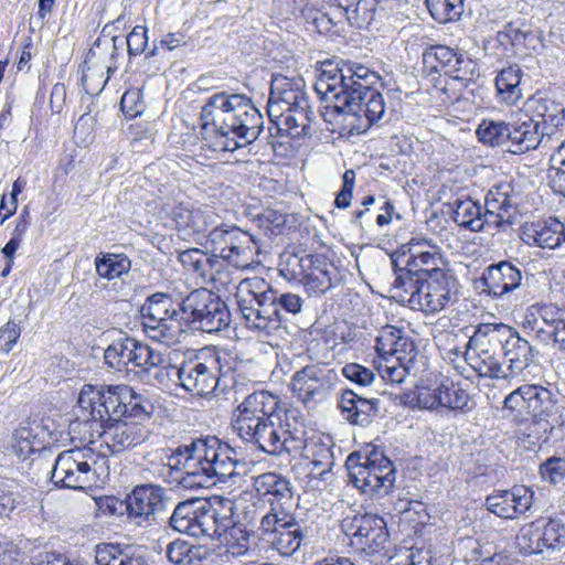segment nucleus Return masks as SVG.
<instances>
[{
    "instance_id": "nucleus-1",
    "label": "nucleus",
    "mask_w": 565,
    "mask_h": 565,
    "mask_svg": "<svg viewBox=\"0 0 565 565\" xmlns=\"http://www.w3.org/2000/svg\"><path fill=\"white\" fill-rule=\"evenodd\" d=\"M381 76L356 63H343L323 70L315 89L326 100L333 102V111L344 124L340 135H360L380 122L386 113L383 95L374 87Z\"/></svg>"
},
{
    "instance_id": "nucleus-2",
    "label": "nucleus",
    "mask_w": 565,
    "mask_h": 565,
    "mask_svg": "<svg viewBox=\"0 0 565 565\" xmlns=\"http://www.w3.org/2000/svg\"><path fill=\"white\" fill-rule=\"evenodd\" d=\"M242 463L236 451L217 437L207 436L179 446L164 466V480L184 489L210 488L217 483H235Z\"/></svg>"
},
{
    "instance_id": "nucleus-3",
    "label": "nucleus",
    "mask_w": 565,
    "mask_h": 565,
    "mask_svg": "<svg viewBox=\"0 0 565 565\" xmlns=\"http://www.w3.org/2000/svg\"><path fill=\"white\" fill-rule=\"evenodd\" d=\"M202 130L213 127V150L233 152L254 142L264 118L245 95L217 92L205 99L200 113Z\"/></svg>"
},
{
    "instance_id": "nucleus-4",
    "label": "nucleus",
    "mask_w": 565,
    "mask_h": 565,
    "mask_svg": "<svg viewBox=\"0 0 565 565\" xmlns=\"http://www.w3.org/2000/svg\"><path fill=\"white\" fill-rule=\"evenodd\" d=\"M235 299L246 328L266 337H281L287 329L286 313H299L303 303L300 296L274 290L258 278L243 279Z\"/></svg>"
},
{
    "instance_id": "nucleus-5",
    "label": "nucleus",
    "mask_w": 565,
    "mask_h": 565,
    "mask_svg": "<svg viewBox=\"0 0 565 565\" xmlns=\"http://www.w3.org/2000/svg\"><path fill=\"white\" fill-rule=\"evenodd\" d=\"M206 247L211 249L212 256H207L198 248H192L182 252L180 260L205 281L211 282L216 280L215 271H220L218 258L237 269H247L257 249L254 235L236 225L224 223L215 225L209 231Z\"/></svg>"
},
{
    "instance_id": "nucleus-6",
    "label": "nucleus",
    "mask_w": 565,
    "mask_h": 565,
    "mask_svg": "<svg viewBox=\"0 0 565 565\" xmlns=\"http://www.w3.org/2000/svg\"><path fill=\"white\" fill-rule=\"evenodd\" d=\"M234 508L233 500L218 495L181 501L169 518V525L179 533L196 539H220L233 525Z\"/></svg>"
},
{
    "instance_id": "nucleus-7",
    "label": "nucleus",
    "mask_w": 565,
    "mask_h": 565,
    "mask_svg": "<svg viewBox=\"0 0 565 565\" xmlns=\"http://www.w3.org/2000/svg\"><path fill=\"white\" fill-rule=\"evenodd\" d=\"M81 409L108 422L122 418L150 419L153 404L128 385L85 384L77 398Z\"/></svg>"
},
{
    "instance_id": "nucleus-8",
    "label": "nucleus",
    "mask_w": 565,
    "mask_h": 565,
    "mask_svg": "<svg viewBox=\"0 0 565 565\" xmlns=\"http://www.w3.org/2000/svg\"><path fill=\"white\" fill-rule=\"evenodd\" d=\"M232 369H224L220 355L204 348L188 356L175 367L180 386L198 397H207L216 392L225 393L233 381Z\"/></svg>"
},
{
    "instance_id": "nucleus-9",
    "label": "nucleus",
    "mask_w": 565,
    "mask_h": 565,
    "mask_svg": "<svg viewBox=\"0 0 565 565\" xmlns=\"http://www.w3.org/2000/svg\"><path fill=\"white\" fill-rule=\"evenodd\" d=\"M504 409L514 420L523 423L529 416L544 434H551L559 423L558 394L541 385H522L504 399Z\"/></svg>"
},
{
    "instance_id": "nucleus-10",
    "label": "nucleus",
    "mask_w": 565,
    "mask_h": 565,
    "mask_svg": "<svg viewBox=\"0 0 565 565\" xmlns=\"http://www.w3.org/2000/svg\"><path fill=\"white\" fill-rule=\"evenodd\" d=\"M248 523L258 521L254 536L263 548H271L282 556H291L301 546L305 532L291 510H263L250 513L245 519Z\"/></svg>"
},
{
    "instance_id": "nucleus-11",
    "label": "nucleus",
    "mask_w": 565,
    "mask_h": 565,
    "mask_svg": "<svg viewBox=\"0 0 565 565\" xmlns=\"http://www.w3.org/2000/svg\"><path fill=\"white\" fill-rule=\"evenodd\" d=\"M183 335L188 330L220 332L231 323L226 303L206 288L191 291L180 301Z\"/></svg>"
},
{
    "instance_id": "nucleus-12",
    "label": "nucleus",
    "mask_w": 565,
    "mask_h": 565,
    "mask_svg": "<svg viewBox=\"0 0 565 565\" xmlns=\"http://www.w3.org/2000/svg\"><path fill=\"white\" fill-rule=\"evenodd\" d=\"M401 281L405 298L399 301L426 315L437 313L458 300L459 282L452 271L425 280Z\"/></svg>"
},
{
    "instance_id": "nucleus-13",
    "label": "nucleus",
    "mask_w": 565,
    "mask_h": 565,
    "mask_svg": "<svg viewBox=\"0 0 565 565\" xmlns=\"http://www.w3.org/2000/svg\"><path fill=\"white\" fill-rule=\"evenodd\" d=\"M143 331L164 344H174L183 337L180 301L174 302L169 294L156 292L149 296L140 308Z\"/></svg>"
},
{
    "instance_id": "nucleus-14",
    "label": "nucleus",
    "mask_w": 565,
    "mask_h": 565,
    "mask_svg": "<svg viewBox=\"0 0 565 565\" xmlns=\"http://www.w3.org/2000/svg\"><path fill=\"white\" fill-rule=\"evenodd\" d=\"M255 447L270 456L300 455L307 447L306 430L289 423V413L265 419Z\"/></svg>"
},
{
    "instance_id": "nucleus-15",
    "label": "nucleus",
    "mask_w": 565,
    "mask_h": 565,
    "mask_svg": "<svg viewBox=\"0 0 565 565\" xmlns=\"http://www.w3.org/2000/svg\"><path fill=\"white\" fill-rule=\"evenodd\" d=\"M476 134L481 143L490 147L508 146V151L514 154L534 150L537 138L534 125L522 124L521 119L513 122L483 119Z\"/></svg>"
},
{
    "instance_id": "nucleus-16",
    "label": "nucleus",
    "mask_w": 565,
    "mask_h": 565,
    "mask_svg": "<svg viewBox=\"0 0 565 565\" xmlns=\"http://www.w3.org/2000/svg\"><path fill=\"white\" fill-rule=\"evenodd\" d=\"M342 530L349 537V545L356 553L373 556L385 550L390 540L384 518L372 514H355L342 521Z\"/></svg>"
},
{
    "instance_id": "nucleus-17",
    "label": "nucleus",
    "mask_w": 565,
    "mask_h": 565,
    "mask_svg": "<svg viewBox=\"0 0 565 565\" xmlns=\"http://www.w3.org/2000/svg\"><path fill=\"white\" fill-rule=\"evenodd\" d=\"M520 193L511 182H500L487 193L477 232L505 230L515 221Z\"/></svg>"
},
{
    "instance_id": "nucleus-18",
    "label": "nucleus",
    "mask_w": 565,
    "mask_h": 565,
    "mask_svg": "<svg viewBox=\"0 0 565 565\" xmlns=\"http://www.w3.org/2000/svg\"><path fill=\"white\" fill-rule=\"evenodd\" d=\"M338 381V373L332 367L324 363H315L294 373L290 390L305 405L313 406L329 398Z\"/></svg>"
},
{
    "instance_id": "nucleus-19",
    "label": "nucleus",
    "mask_w": 565,
    "mask_h": 565,
    "mask_svg": "<svg viewBox=\"0 0 565 565\" xmlns=\"http://www.w3.org/2000/svg\"><path fill=\"white\" fill-rule=\"evenodd\" d=\"M522 124L531 122L536 130L535 149L542 143L552 140L558 128L565 122V107L563 103L547 95L536 93L524 104Z\"/></svg>"
},
{
    "instance_id": "nucleus-20",
    "label": "nucleus",
    "mask_w": 565,
    "mask_h": 565,
    "mask_svg": "<svg viewBox=\"0 0 565 565\" xmlns=\"http://www.w3.org/2000/svg\"><path fill=\"white\" fill-rule=\"evenodd\" d=\"M51 481L58 488L83 490L96 481V471L84 450H64L55 459Z\"/></svg>"
},
{
    "instance_id": "nucleus-21",
    "label": "nucleus",
    "mask_w": 565,
    "mask_h": 565,
    "mask_svg": "<svg viewBox=\"0 0 565 565\" xmlns=\"http://www.w3.org/2000/svg\"><path fill=\"white\" fill-rule=\"evenodd\" d=\"M255 489L259 495L258 500L245 507V516L250 513L263 512V510H291L294 505V491L291 482L284 476L276 472L259 475L255 479Z\"/></svg>"
},
{
    "instance_id": "nucleus-22",
    "label": "nucleus",
    "mask_w": 565,
    "mask_h": 565,
    "mask_svg": "<svg viewBox=\"0 0 565 565\" xmlns=\"http://www.w3.org/2000/svg\"><path fill=\"white\" fill-rule=\"evenodd\" d=\"M305 87L306 84L301 77H287L281 74L273 75L267 103L269 119H281L287 109H303V106L307 107L309 99Z\"/></svg>"
},
{
    "instance_id": "nucleus-23",
    "label": "nucleus",
    "mask_w": 565,
    "mask_h": 565,
    "mask_svg": "<svg viewBox=\"0 0 565 565\" xmlns=\"http://www.w3.org/2000/svg\"><path fill=\"white\" fill-rule=\"evenodd\" d=\"M168 497L164 488L145 483L134 488L126 497V513L137 525L143 522H154L157 514L164 511Z\"/></svg>"
},
{
    "instance_id": "nucleus-24",
    "label": "nucleus",
    "mask_w": 565,
    "mask_h": 565,
    "mask_svg": "<svg viewBox=\"0 0 565 565\" xmlns=\"http://www.w3.org/2000/svg\"><path fill=\"white\" fill-rule=\"evenodd\" d=\"M534 502V491L525 486L494 492L486 498L488 511L499 518L514 520L527 512Z\"/></svg>"
},
{
    "instance_id": "nucleus-25",
    "label": "nucleus",
    "mask_w": 565,
    "mask_h": 565,
    "mask_svg": "<svg viewBox=\"0 0 565 565\" xmlns=\"http://www.w3.org/2000/svg\"><path fill=\"white\" fill-rule=\"evenodd\" d=\"M428 249H423L420 243L412 244L411 247V268L407 269L399 280L408 281L419 278L437 277L439 275L452 271L448 267V262L441 254L439 247L427 244ZM402 284V281H399Z\"/></svg>"
},
{
    "instance_id": "nucleus-26",
    "label": "nucleus",
    "mask_w": 565,
    "mask_h": 565,
    "mask_svg": "<svg viewBox=\"0 0 565 565\" xmlns=\"http://www.w3.org/2000/svg\"><path fill=\"white\" fill-rule=\"evenodd\" d=\"M150 419L124 418L110 422L104 435V444L111 454L121 452L146 441L150 429L146 425Z\"/></svg>"
},
{
    "instance_id": "nucleus-27",
    "label": "nucleus",
    "mask_w": 565,
    "mask_h": 565,
    "mask_svg": "<svg viewBox=\"0 0 565 565\" xmlns=\"http://www.w3.org/2000/svg\"><path fill=\"white\" fill-rule=\"evenodd\" d=\"M312 263L307 268L305 288L310 295H324L341 282V275L335 264L323 254H309Z\"/></svg>"
},
{
    "instance_id": "nucleus-28",
    "label": "nucleus",
    "mask_w": 565,
    "mask_h": 565,
    "mask_svg": "<svg viewBox=\"0 0 565 565\" xmlns=\"http://www.w3.org/2000/svg\"><path fill=\"white\" fill-rule=\"evenodd\" d=\"M523 279L521 267L509 260L488 266L481 277L488 292L493 297H502L521 286Z\"/></svg>"
},
{
    "instance_id": "nucleus-29",
    "label": "nucleus",
    "mask_w": 565,
    "mask_h": 565,
    "mask_svg": "<svg viewBox=\"0 0 565 565\" xmlns=\"http://www.w3.org/2000/svg\"><path fill=\"white\" fill-rule=\"evenodd\" d=\"M521 238L529 246L555 249L565 242V224L556 217L526 223Z\"/></svg>"
},
{
    "instance_id": "nucleus-30",
    "label": "nucleus",
    "mask_w": 565,
    "mask_h": 565,
    "mask_svg": "<svg viewBox=\"0 0 565 565\" xmlns=\"http://www.w3.org/2000/svg\"><path fill=\"white\" fill-rule=\"evenodd\" d=\"M376 352L383 358H401L404 362H416L417 349L414 341L399 328L385 326L376 337Z\"/></svg>"
},
{
    "instance_id": "nucleus-31",
    "label": "nucleus",
    "mask_w": 565,
    "mask_h": 565,
    "mask_svg": "<svg viewBox=\"0 0 565 565\" xmlns=\"http://www.w3.org/2000/svg\"><path fill=\"white\" fill-rule=\"evenodd\" d=\"M269 136H289L291 139H299L305 136H311V124L316 120V115L310 104L303 109H287L281 119H269Z\"/></svg>"
},
{
    "instance_id": "nucleus-32",
    "label": "nucleus",
    "mask_w": 565,
    "mask_h": 565,
    "mask_svg": "<svg viewBox=\"0 0 565 565\" xmlns=\"http://www.w3.org/2000/svg\"><path fill=\"white\" fill-rule=\"evenodd\" d=\"M345 468L350 482L364 494L384 497L393 490L392 479H383L373 471L365 470L361 455L350 454L345 460Z\"/></svg>"
},
{
    "instance_id": "nucleus-33",
    "label": "nucleus",
    "mask_w": 565,
    "mask_h": 565,
    "mask_svg": "<svg viewBox=\"0 0 565 565\" xmlns=\"http://www.w3.org/2000/svg\"><path fill=\"white\" fill-rule=\"evenodd\" d=\"M288 412L280 405L278 396L258 391L249 394L236 408L234 420H260Z\"/></svg>"
},
{
    "instance_id": "nucleus-34",
    "label": "nucleus",
    "mask_w": 565,
    "mask_h": 565,
    "mask_svg": "<svg viewBox=\"0 0 565 565\" xmlns=\"http://www.w3.org/2000/svg\"><path fill=\"white\" fill-rule=\"evenodd\" d=\"M379 403L376 398H365L351 390H345L341 394L339 408L348 423L365 427L377 416Z\"/></svg>"
},
{
    "instance_id": "nucleus-35",
    "label": "nucleus",
    "mask_w": 565,
    "mask_h": 565,
    "mask_svg": "<svg viewBox=\"0 0 565 565\" xmlns=\"http://www.w3.org/2000/svg\"><path fill=\"white\" fill-rule=\"evenodd\" d=\"M172 221L179 230L192 233H204L215 224L216 214L209 206H195L190 202H181L171 211Z\"/></svg>"
},
{
    "instance_id": "nucleus-36",
    "label": "nucleus",
    "mask_w": 565,
    "mask_h": 565,
    "mask_svg": "<svg viewBox=\"0 0 565 565\" xmlns=\"http://www.w3.org/2000/svg\"><path fill=\"white\" fill-rule=\"evenodd\" d=\"M515 331L513 327L503 322L479 323L468 344L470 348H484L503 354Z\"/></svg>"
},
{
    "instance_id": "nucleus-37",
    "label": "nucleus",
    "mask_w": 565,
    "mask_h": 565,
    "mask_svg": "<svg viewBox=\"0 0 565 565\" xmlns=\"http://www.w3.org/2000/svg\"><path fill=\"white\" fill-rule=\"evenodd\" d=\"M536 353L531 343L515 331L503 353L508 363V380L523 375L535 362Z\"/></svg>"
},
{
    "instance_id": "nucleus-38",
    "label": "nucleus",
    "mask_w": 565,
    "mask_h": 565,
    "mask_svg": "<svg viewBox=\"0 0 565 565\" xmlns=\"http://www.w3.org/2000/svg\"><path fill=\"white\" fill-rule=\"evenodd\" d=\"M497 353L484 348H470L468 344L466 361L479 376L508 380L507 367L500 363Z\"/></svg>"
},
{
    "instance_id": "nucleus-39",
    "label": "nucleus",
    "mask_w": 565,
    "mask_h": 565,
    "mask_svg": "<svg viewBox=\"0 0 565 565\" xmlns=\"http://www.w3.org/2000/svg\"><path fill=\"white\" fill-rule=\"evenodd\" d=\"M97 565H149L146 554L121 548L119 544L103 543L95 550Z\"/></svg>"
},
{
    "instance_id": "nucleus-40",
    "label": "nucleus",
    "mask_w": 565,
    "mask_h": 565,
    "mask_svg": "<svg viewBox=\"0 0 565 565\" xmlns=\"http://www.w3.org/2000/svg\"><path fill=\"white\" fill-rule=\"evenodd\" d=\"M351 455H361V461L365 470H371L383 479H392L393 488L396 481V469L392 460L385 456L382 448L367 444L363 448L351 452Z\"/></svg>"
},
{
    "instance_id": "nucleus-41",
    "label": "nucleus",
    "mask_w": 565,
    "mask_h": 565,
    "mask_svg": "<svg viewBox=\"0 0 565 565\" xmlns=\"http://www.w3.org/2000/svg\"><path fill=\"white\" fill-rule=\"evenodd\" d=\"M523 71L518 64L502 68L494 81L498 96L508 105H514L522 98L520 87Z\"/></svg>"
},
{
    "instance_id": "nucleus-42",
    "label": "nucleus",
    "mask_w": 565,
    "mask_h": 565,
    "mask_svg": "<svg viewBox=\"0 0 565 565\" xmlns=\"http://www.w3.org/2000/svg\"><path fill=\"white\" fill-rule=\"evenodd\" d=\"M130 359V370L137 369L139 374H153L156 377H159L160 372L164 369L162 353L138 340L135 342Z\"/></svg>"
},
{
    "instance_id": "nucleus-43",
    "label": "nucleus",
    "mask_w": 565,
    "mask_h": 565,
    "mask_svg": "<svg viewBox=\"0 0 565 565\" xmlns=\"http://www.w3.org/2000/svg\"><path fill=\"white\" fill-rule=\"evenodd\" d=\"M136 339L127 334L115 339L105 350L104 360L107 367L117 372L130 371Z\"/></svg>"
},
{
    "instance_id": "nucleus-44",
    "label": "nucleus",
    "mask_w": 565,
    "mask_h": 565,
    "mask_svg": "<svg viewBox=\"0 0 565 565\" xmlns=\"http://www.w3.org/2000/svg\"><path fill=\"white\" fill-rule=\"evenodd\" d=\"M94 265L97 275L107 280L121 278L131 269V260L122 253H100L96 256Z\"/></svg>"
},
{
    "instance_id": "nucleus-45",
    "label": "nucleus",
    "mask_w": 565,
    "mask_h": 565,
    "mask_svg": "<svg viewBox=\"0 0 565 565\" xmlns=\"http://www.w3.org/2000/svg\"><path fill=\"white\" fill-rule=\"evenodd\" d=\"M448 205L451 209V217L459 226L477 232L481 205L471 198H457Z\"/></svg>"
},
{
    "instance_id": "nucleus-46",
    "label": "nucleus",
    "mask_w": 565,
    "mask_h": 565,
    "mask_svg": "<svg viewBox=\"0 0 565 565\" xmlns=\"http://www.w3.org/2000/svg\"><path fill=\"white\" fill-rule=\"evenodd\" d=\"M341 8L352 26L364 28L374 17V1L370 0H330Z\"/></svg>"
},
{
    "instance_id": "nucleus-47",
    "label": "nucleus",
    "mask_w": 565,
    "mask_h": 565,
    "mask_svg": "<svg viewBox=\"0 0 565 565\" xmlns=\"http://www.w3.org/2000/svg\"><path fill=\"white\" fill-rule=\"evenodd\" d=\"M456 51L446 45H431L423 53L424 71L427 75L435 73L448 74V68L452 66L451 62Z\"/></svg>"
},
{
    "instance_id": "nucleus-48",
    "label": "nucleus",
    "mask_w": 565,
    "mask_h": 565,
    "mask_svg": "<svg viewBox=\"0 0 565 565\" xmlns=\"http://www.w3.org/2000/svg\"><path fill=\"white\" fill-rule=\"evenodd\" d=\"M415 363L416 362L406 363L404 362V359L401 358L379 356L375 361V367L383 381L391 382L393 384H401L411 373Z\"/></svg>"
},
{
    "instance_id": "nucleus-49",
    "label": "nucleus",
    "mask_w": 565,
    "mask_h": 565,
    "mask_svg": "<svg viewBox=\"0 0 565 565\" xmlns=\"http://www.w3.org/2000/svg\"><path fill=\"white\" fill-rule=\"evenodd\" d=\"M540 520L546 552L553 553L565 547V514Z\"/></svg>"
},
{
    "instance_id": "nucleus-50",
    "label": "nucleus",
    "mask_w": 565,
    "mask_h": 565,
    "mask_svg": "<svg viewBox=\"0 0 565 565\" xmlns=\"http://www.w3.org/2000/svg\"><path fill=\"white\" fill-rule=\"evenodd\" d=\"M451 64L452 66L448 68L447 74L450 78L449 86L455 87L458 83L461 87H467L478 75L477 63L463 53L456 52Z\"/></svg>"
},
{
    "instance_id": "nucleus-51",
    "label": "nucleus",
    "mask_w": 565,
    "mask_h": 565,
    "mask_svg": "<svg viewBox=\"0 0 565 565\" xmlns=\"http://www.w3.org/2000/svg\"><path fill=\"white\" fill-rule=\"evenodd\" d=\"M543 539L541 520H535L520 529L516 543L524 554H542L546 552Z\"/></svg>"
},
{
    "instance_id": "nucleus-52",
    "label": "nucleus",
    "mask_w": 565,
    "mask_h": 565,
    "mask_svg": "<svg viewBox=\"0 0 565 565\" xmlns=\"http://www.w3.org/2000/svg\"><path fill=\"white\" fill-rule=\"evenodd\" d=\"M430 15L438 23L458 20L463 12V0H425Z\"/></svg>"
},
{
    "instance_id": "nucleus-53",
    "label": "nucleus",
    "mask_w": 565,
    "mask_h": 565,
    "mask_svg": "<svg viewBox=\"0 0 565 565\" xmlns=\"http://www.w3.org/2000/svg\"><path fill=\"white\" fill-rule=\"evenodd\" d=\"M166 555L173 565H195L201 559L200 547L182 540L171 542L167 546Z\"/></svg>"
},
{
    "instance_id": "nucleus-54",
    "label": "nucleus",
    "mask_w": 565,
    "mask_h": 565,
    "mask_svg": "<svg viewBox=\"0 0 565 565\" xmlns=\"http://www.w3.org/2000/svg\"><path fill=\"white\" fill-rule=\"evenodd\" d=\"M89 417L81 423H77L73 430L78 427L82 433L81 440L87 444H95L100 440L102 445L104 444V435L108 431V427L110 422L98 418V415L88 414Z\"/></svg>"
},
{
    "instance_id": "nucleus-55",
    "label": "nucleus",
    "mask_w": 565,
    "mask_h": 565,
    "mask_svg": "<svg viewBox=\"0 0 565 565\" xmlns=\"http://www.w3.org/2000/svg\"><path fill=\"white\" fill-rule=\"evenodd\" d=\"M236 510L237 505L235 504L232 514L233 525L230 526L224 534L228 536L226 539L227 544L231 545L232 548H236L233 551V553L243 554L249 550L250 540H256V537L254 536V530L252 533H248L245 529L242 527V524L235 514Z\"/></svg>"
},
{
    "instance_id": "nucleus-56",
    "label": "nucleus",
    "mask_w": 565,
    "mask_h": 565,
    "mask_svg": "<svg viewBox=\"0 0 565 565\" xmlns=\"http://www.w3.org/2000/svg\"><path fill=\"white\" fill-rule=\"evenodd\" d=\"M468 403L469 395L465 390L455 384H440V408L462 411L468 407Z\"/></svg>"
},
{
    "instance_id": "nucleus-57",
    "label": "nucleus",
    "mask_w": 565,
    "mask_h": 565,
    "mask_svg": "<svg viewBox=\"0 0 565 565\" xmlns=\"http://www.w3.org/2000/svg\"><path fill=\"white\" fill-rule=\"evenodd\" d=\"M309 260V254H290L280 268L281 275L289 280H297L305 286V276L307 268L312 264Z\"/></svg>"
},
{
    "instance_id": "nucleus-58",
    "label": "nucleus",
    "mask_w": 565,
    "mask_h": 565,
    "mask_svg": "<svg viewBox=\"0 0 565 565\" xmlns=\"http://www.w3.org/2000/svg\"><path fill=\"white\" fill-rule=\"evenodd\" d=\"M301 17L307 24V29L317 31L320 34L331 32L337 24L329 13L309 6L301 9Z\"/></svg>"
},
{
    "instance_id": "nucleus-59",
    "label": "nucleus",
    "mask_w": 565,
    "mask_h": 565,
    "mask_svg": "<svg viewBox=\"0 0 565 565\" xmlns=\"http://www.w3.org/2000/svg\"><path fill=\"white\" fill-rule=\"evenodd\" d=\"M552 162L548 170L550 182L555 192L565 196V140L552 156Z\"/></svg>"
},
{
    "instance_id": "nucleus-60",
    "label": "nucleus",
    "mask_w": 565,
    "mask_h": 565,
    "mask_svg": "<svg viewBox=\"0 0 565 565\" xmlns=\"http://www.w3.org/2000/svg\"><path fill=\"white\" fill-rule=\"evenodd\" d=\"M411 247L408 252H395L391 255V264L394 273L396 274V278L392 285V291L394 292V298L398 301L402 298H405L404 289L402 284L399 282V278L403 276L408 268H411Z\"/></svg>"
},
{
    "instance_id": "nucleus-61",
    "label": "nucleus",
    "mask_w": 565,
    "mask_h": 565,
    "mask_svg": "<svg viewBox=\"0 0 565 565\" xmlns=\"http://www.w3.org/2000/svg\"><path fill=\"white\" fill-rule=\"evenodd\" d=\"M120 108L127 118H136L145 110L142 93L139 88L127 89L120 99Z\"/></svg>"
},
{
    "instance_id": "nucleus-62",
    "label": "nucleus",
    "mask_w": 565,
    "mask_h": 565,
    "mask_svg": "<svg viewBox=\"0 0 565 565\" xmlns=\"http://www.w3.org/2000/svg\"><path fill=\"white\" fill-rule=\"evenodd\" d=\"M265 419L260 420H233V430L244 441L255 446L259 434L263 430Z\"/></svg>"
},
{
    "instance_id": "nucleus-63",
    "label": "nucleus",
    "mask_w": 565,
    "mask_h": 565,
    "mask_svg": "<svg viewBox=\"0 0 565 565\" xmlns=\"http://www.w3.org/2000/svg\"><path fill=\"white\" fill-rule=\"evenodd\" d=\"M541 476L551 483H557L565 477V458L551 457L540 467Z\"/></svg>"
},
{
    "instance_id": "nucleus-64",
    "label": "nucleus",
    "mask_w": 565,
    "mask_h": 565,
    "mask_svg": "<svg viewBox=\"0 0 565 565\" xmlns=\"http://www.w3.org/2000/svg\"><path fill=\"white\" fill-rule=\"evenodd\" d=\"M388 565H428V557L420 550L403 548L390 556Z\"/></svg>"
}]
</instances>
